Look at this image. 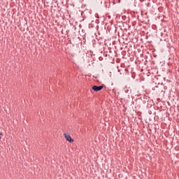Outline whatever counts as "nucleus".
Listing matches in <instances>:
<instances>
[{"label":"nucleus","instance_id":"7ed1b4c3","mask_svg":"<svg viewBox=\"0 0 179 179\" xmlns=\"http://www.w3.org/2000/svg\"><path fill=\"white\" fill-rule=\"evenodd\" d=\"M0 139H1V136H0Z\"/></svg>","mask_w":179,"mask_h":179},{"label":"nucleus","instance_id":"f03ea898","mask_svg":"<svg viewBox=\"0 0 179 179\" xmlns=\"http://www.w3.org/2000/svg\"><path fill=\"white\" fill-rule=\"evenodd\" d=\"M103 87L104 86L103 85H101V86L94 85L92 86V90H94V92H100V90H102Z\"/></svg>","mask_w":179,"mask_h":179},{"label":"nucleus","instance_id":"f257e3e1","mask_svg":"<svg viewBox=\"0 0 179 179\" xmlns=\"http://www.w3.org/2000/svg\"><path fill=\"white\" fill-rule=\"evenodd\" d=\"M63 136L66 141L69 142V143H73V142H75V140H73V138H72L71 135H69L68 133H64Z\"/></svg>","mask_w":179,"mask_h":179}]
</instances>
